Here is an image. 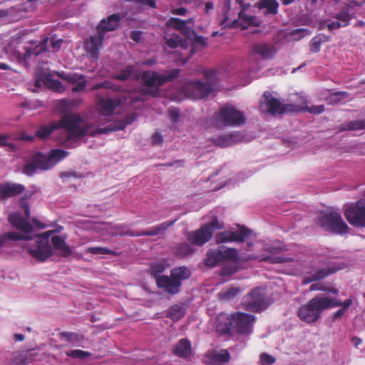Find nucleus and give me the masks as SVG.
Here are the masks:
<instances>
[{"instance_id":"nucleus-2","label":"nucleus","mask_w":365,"mask_h":365,"mask_svg":"<svg viewBox=\"0 0 365 365\" xmlns=\"http://www.w3.org/2000/svg\"><path fill=\"white\" fill-rule=\"evenodd\" d=\"M121 21L119 14H113L106 19H103L96 27V36H91L89 39L85 41V50L93 62L99 58L100 48L102 46L106 34L118 29Z\"/></svg>"},{"instance_id":"nucleus-5","label":"nucleus","mask_w":365,"mask_h":365,"mask_svg":"<svg viewBox=\"0 0 365 365\" xmlns=\"http://www.w3.org/2000/svg\"><path fill=\"white\" fill-rule=\"evenodd\" d=\"M58 129L64 128L71 136L81 138L89 134L91 125L77 113H66L57 122Z\"/></svg>"},{"instance_id":"nucleus-12","label":"nucleus","mask_w":365,"mask_h":365,"mask_svg":"<svg viewBox=\"0 0 365 365\" xmlns=\"http://www.w3.org/2000/svg\"><path fill=\"white\" fill-rule=\"evenodd\" d=\"M216 119L226 126H239L245 123L242 112L234 107H224L217 114Z\"/></svg>"},{"instance_id":"nucleus-10","label":"nucleus","mask_w":365,"mask_h":365,"mask_svg":"<svg viewBox=\"0 0 365 365\" xmlns=\"http://www.w3.org/2000/svg\"><path fill=\"white\" fill-rule=\"evenodd\" d=\"M245 310L260 312L267 307L265 289L257 287L246 294L242 302Z\"/></svg>"},{"instance_id":"nucleus-9","label":"nucleus","mask_w":365,"mask_h":365,"mask_svg":"<svg viewBox=\"0 0 365 365\" xmlns=\"http://www.w3.org/2000/svg\"><path fill=\"white\" fill-rule=\"evenodd\" d=\"M238 258V252L236 248L209 249L207 251L204 262L206 266L215 267L223 262L237 261Z\"/></svg>"},{"instance_id":"nucleus-56","label":"nucleus","mask_w":365,"mask_h":365,"mask_svg":"<svg viewBox=\"0 0 365 365\" xmlns=\"http://www.w3.org/2000/svg\"><path fill=\"white\" fill-rule=\"evenodd\" d=\"M304 110L310 113L320 114L324 111L325 107L324 105L313 106L311 107H307Z\"/></svg>"},{"instance_id":"nucleus-27","label":"nucleus","mask_w":365,"mask_h":365,"mask_svg":"<svg viewBox=\"0 0 365 365\" xmlns=\"http://www.w3.org/2000/svg\"><path fill=\"white\" fill-rule=\"evenodd\" d=\"M173 353L174 355L180 358H189L192 354L190 341L185 338L180 339L178 342L174 346L173 349Z\"/></svg>"},{"instance_id":"nucleus-14","label":"nucleus","mask_w":365,"mask_h":365,"mask_svg":"<svg viewBox=\"0 0 365 365\" xmlns=\"http://www.w3.org/2000/svg\"><path fill=\"white\" fill-rule=\"evenodd\" d=\"M255 321L254 315L242 312L232 314L234 330L240 334H250L252 332V324Z\"/></svg>"},{"instance_id":"nucleus-46","label":"nucleus","mask_w":365,"mask_h":365,"mask_svg":"<svg viewBox=\"0 0 365 365\" xmlns=\"http://www.w3.org/2000/svg\"><path fill=\"white\" fill-rule=\"evenodd\" d=\"M335 18L343 24L344 27L348 26L351 19L348 10H342L335 16Z\"/></svg>"},{"instance_id":"nucleus-53","label":"nucleus","mask_w":365,"mask_h":365,"mask_svg":"<svg viewBox=\"0 0 365 365\" xmlns=\"http://www.w3.org/2000/svg\"><path fill=\"white\" fill-rule=\"evenodd\" d=\"M73 138L74 137L70 135L63 141H62L61 145L68 148H76L78 145V142L76 140H73Z\"/></svg>"},{"instance_id":"nucleus-26","label":"nucleus","mask_w":365,"mask_h":365,"mask_svg":"<svg viewBox=\"0 0 365 365\" xmlns=\"http://www.w3.org/2000/svg\"><path fill=\"white\" fill-rule=\"evenodd\" d=\"M217 329L223 334H230L233 329L232 314H221L217 318Z\"/></svg>"},{"instance_id":"nucleus-31","label":"nucleus","mask_w":365,"mask_h":365,"mask_svg":"<svg viewBox=\"0 0 365 365\" xmlns=\"http://www.w3.org/2000/svg\"><path fill=\"white\" fill-rule=\"evenodd\" d=\"M33 159L35 161L38 169L46 170L53 167L52 162H51L48 155H42L41 153H38Z\"/></svg>"},{"instance_id":"nucleus-28","label":"nucleus","mask_w":365,"mask_h":365,"mask_svg":"<svg viewBox=\"0 0 365 365\" xmlns=\"http://www.w3.org/2000/svg\"><path fill=\"white\" fill-rule=\"evenodd\" d=\"M191 88L194 92V98L195 99H201L207 96L212 91V88L210 83H204L198 81L191 83Z\"/></svg>"},{"instance_id":"nucleus-18","label":"nucleus","mask_w":365,"mask_h":365,"mask_svg":"<svg viewBox=\"0 0 365 365\" xmlns=\"http://www.w3.org/2000/svg\"><path fill=\"white\" fill-rule=\"evenodd\" d=\"M344 267V264L333 263L330 264L327 268L317 269L314 273L311 274L303 279V284H307L324 279L327 277L336 272L337 271L342 269Z\"/></svg>"},{"instance_id":"nucleus-43","label":"nucleus","mask_w":365,"mask_h":365,"mask_svg":"<svg viewBox=\"0 0 365 365\" xmlns=\"http://www.w3.org/2000/svg\"><path fill=\"white\" fill-rule=\"evenodd\" d=\"M101 88H106V89H110L115 91H118L120 89V87L115 85L113 83H112L110 81H105L101 83H98L95 84L92 88L91 91H96Z\"/></svg>"},{"instance_id":"nucleus-52","label":"nucleus","mask_w":365,"mask_h":365,"mask_svg":"<svg viewBox=\"0 0 365 365\" xmlns=\"http://www.w3.org/2000/svg\"><path fill=\"white\" fill-rule=\"evenodd\" d=\"M112 131H114L113 127L112 125H110L104 128H97L95 131L92 133L89 131V134L88 135L94 136L96 134H107Z\"/></svg>"},{"instance_id":"nucleus-40","label":"nucleus","mask_w":365,"mask_h":365,"mask_svg":"<svg viewBox=\"0 0 365 365\" xmlns=\"http://www.w3.org/2000/svg\"><path fill=\"white\" fill-rule=\"evenodd\" d=\"M135 71L133 65H128L125 68L122 69L119 73L114 76V78L119 81H126L129 79Z\"/></svg>"},{"instance_id":"nucleus-41","label":"nucleus","mask_w":365,"mask_h":365,"mask_svg":"<svg viewBox=\"0 0 365 365\" xmlns=\"http://www.w3.org/2000/svg\"><path fill=\"white\" fill-rule=\"evenodd\" d=\"M86 252L92 255H110L113 256H116L118 255L115 250L101 247H91L87 249Z\"/></svg>"},{"instance_id":"nucleus-48","label":"nucleus","mask_w":365,"mask_h":365,"mask_svg":"<svg viewBox=\"0 0 365 365\" xmlns=\"http://www.w3.org/2000/svg\"><path fill=\"white\" fill-rule=\"evenodd\" d=\"M36 169H38V168L36 165L35 161L33 159L30 163H26L24 166L23 173L28 176H31L35 173Z\"/></svg>"},{"instance_id":"nucleus-15","label":"nucleus","mask_w":365,"mask_h":365,"mask_svg":"<svg viewBox=\"0 0 365 365\" xmlns=\"http://www.w3.org/2000/svg\"><path fill=\"white\" fill-rule=\"evenodd\" d=\"M178 220L175 219L174 220L163 222L160 224H158L155 226H153L150 229L144 231H132V230H120L118 233L120 235L123 236H130V237H141V236H156L159 235H163L165 232V231L171 226H173L175 222Z\"/></svg>"},{"instance_id":"nucleus-63","label":"nucleus","mask_w":365,"mask_h":365,"mask_svg":"<svg viewBox=\"0 0 365 365\" xmlns=\"http://www.w3.org/2000/svg\"><path fill=\"white\" fill-rule=\"evenodd\" d=\"M51 87L57 92H61L63 90L62 83L58 80H52L51 81Z\"/></svg>"},{"instance_id":"nucleus-11","label":"nucleus","mask_w":365,"mask_h":365,"mask_svg":"<svg viewBox=\"0 0 365 365\" xmlns=\"http://www.w3.org/2000/svg\"><path fill=\"white\" fill-rule=\"evenodd\" d=\"M344 215L350 225L356 227H365V200L349 204Z\"/></svg>"},{"instance_id":"nucleus-49","label":"nucleus","mask_w":365,"mask_h":365,"mask_svg":"<svg viewBox=\"0 0 365 365\" xmlns=\"http://www.w3.org/2000/svg\"><path fill=\"white\" fill-rule=\"evenodd\" d=\"M86 80L85 79L84 76L81 75V78L74 83L76 85L72 88V91L77 93L83 91L86 86Z\"/></svg>"},{"instance_id":"nucleus-33","label":"nucleus","mask_w":365,"mask_h":365,"mask_svg":"<svg viewBox=\"0 0 365 365\" xmlns=\"http://www.w3.org/2000/svg\"><path fill=\"white\" fill-rule=\"evenodd\" d=\"M69 153L63 149H52L48 155L53 166L68 155Z\"/></svg>"},{"instance_id":"nucleus-55","label":"nucleus","mask_w":365,"mask_h":365,"mask_svg":"<svg viewBox=\"0 0 365 365\" xmlns=\"http://www.w3.org/2000/svg\"><path fill=\"white\" fill-rule=\"evenodd\" d=\"M347 96V93L346 92H344V91H337V92H334L333 93L329 98H327V101H329V103H337L339 101H340V98H338L337 97L339 96Z\"/></svg>"},{"instance_id":"nucleus-50","label":"nucleus","mask_w":365,"mask_h":365,"mask_svg":"<svg viewBox=\"0 0 365 365\" xmlns=\"http://www.w3.org/2000/svg\"><path fill=\"white\" fill-rule=\"evenodd\" d=\"M322 40L320 38L314 37L310 42V51L312 53H318L321 49Z\"/></svg>"},{"instance_id":"nucleus-30","label":"nucleus","mask_w":365,"mask_h":365,"mask_svg":"<svg viewBox=\"0 0 365 365\" xmlns=\"http://www.w3.org/2000/svg\"><path fill=\"white\" fill-rule=\"evenodd\" d=\"M193 21L194 19L192 18L187 20H182L179 18L171 17L166 22V26L178 31H183L185 29L187 24H192Z\"/></svg>"},{"instance_id":"nucleus-58","label":"nucleus","mask_w":365,"mask_h":365,"mask_svg":"<svg viewBox=\"0 0 365 365\" xmlns=\"http://www.w3.org/2000/svg\"><path fill=\"white\" fill-rule=\"evenodd\" d=\"M325 24H326L327 29L329 31H332L334 29H339L341 27H344L343 24L340 21H330V22L325 21L322 25V26H323V27L325 26Z\"/></svg>"},{"instance_id":"nucleus-32","label":"nucleus","mask_w":365,"mask_h":365,"mask_svg":"<svg viewBox=\"0 0 365 365\" xmlns=\"http://www.w3.org/2000/svg\"><path fill=\"white\" fill-rule=\"evenodd\" d=\"M327 302L329 303V309L342 307L344 309H348L353 303V299L351 297L346 299L344 302H341L339 299L336 298L331 297L329 296H327Z\"/></svg>"},{"instance_id":"nucleus-22","label":"nucleus","mask_w":365,"mask_h":365,"mask_svg":"<svg viewBox=\"0 0 365 365\" xmlns=\"http://www.w3.org/2000/svg\"><path fill=\"white\" fill-rule=\"evenodd\" d=\"M212 235L211 232L205 225H202L200 229L190 233L187 240L193 245L201 246L208 242Z\"/></svg>"},{"instance_id":"nucleus-54","label":"nucleus","mask_w":365,"mask_h":365,"mask_svg":"<svg viewBox=\"0 0 365 365\" xmlns=\"http://www.w3.org/2000/svg\"><path fill=\"white\" fill-rule=\"evenodd\" d=\"M210 232L213 235L215 230L220 229L219 221L217 217H215L210 222L204 225Z\"/></svg>"},{"instance_id":"nucleus-51","label":"nucleus","mask_w":365,"mask_h":365,"mask_svg":"<svg viewBox=\"0 0 365 365\" xmlns=\"http://www.w3.org/2000/svg\"><path fill=\"white\" fill-rule=\"evenodd\" d=\"M260 360L262 365H272L275 362L276 359L267 353H262L260 355Z\"/></svg>"},{"instance_id":"nucleus-62","label":"nucleus","mask_w":365,"mask_h":365,"mask_svg":"<svg viewBox=\"0 0 365 365\" xmlns=\"http://www.w3.org/2000/svg\"><path fill=\"white\" fill-rule=\"evenodd\" d=\"M6 237L7 240H11L12 241H19L22 240V234L17 232H9L6 233Z\"/></svg>"},{"instance_id":"nucleus-35","label":"nucleus","mask_w":365,"mask_h":365,"mask_svg":"<svg viewBox=\"0 0 365 365\" xmlns=\"http://www.w3.org/2000/svg\"><path fill=\"white\" fill-rule=\"evenodd\" d=\"M59 337L61 340H64L72 344H76L81 342L83 337L75 332H61L59 334Z\"/></svg>"},{"instance_id":"nucleus-34","label":"nucleus","mask_w":365,"mask_h":365,"mask_svg":"<svg viewBox=\"0 0 365 365\" xmlns=\"http://www.w3.org/2000/svg\"><path fill=\"white\" fill-rule=\"evenodd\" d=\"M31 358V355H29L27 351H16L13 354L12 361L16 365H25L30 361Z\"/></svg>"},{"instance_id":"nucleus-37","label":"nucleus","mask_w":365,"mask_h":365,"mask_svg":"<svg viewBox=\"0 0 365 365\" xmlns=\"http://www.w3.org/2000/svg\"><path fill=\"white\" fill-rule=\"evenodd\" d=\"M185 314L184 308L175 305L172 307L168 312V317L174 322L180 320Z\"/></svg>"},{"instance_id":"nucleus-45","label":"nucleus","mask_w":365,"mask_h":365,"mask_svg":"<svg viewBox=\"0 0 365 365\" xmlns=\"http://www.w3.org/2000/svg\"><path fill=\"white\" fill-rule=\"evenodd\" d=\"M165 44L170 48H176L181 42L178 34H173L170 37H165Z\"/></svg>"},{"instance_id":"nucleus-29","label":"nucleus","mask_w":365,"mask_h":365,"mask_svg":"<svg viewBox=\"0 0 365 365\" xmlns=\"http://www.w3.org/2000/svg\"><path fill=\"white\" fill-rule=\"evenodd\" d=\"M57 129H58L57 123L53 122L48 125L40 126L36 130L35 136L41 140H45Z\"/></svg>"},{"instance_id":"nucleus-1","label":"nucleus","mask_w":365,"mask_h":365,"mask_svg":"<svg viewBox=\"0 0 365 365\" xmlns=\"http://www.w3.org/2000/svg\"><path fill=\"white\" fill-rule=\"evenodd\" d=\"M165 269V262H155L150 265L148 273L155 278L158 288L163 289L169 294H177L180 291L182 282L191 276V271L187 267L180 266L172 269L170 276L161 274Z\"/></svg>"},{"instance_id":"nucleus-59","label":"nucleus","mask_w":365,"mask_h":365,"mask_svg":"<svg viewBox=\"0 0 365 365\" xmlns=\"http://www.w3.org/2000/svg\"><path fill=\"white\" fill-rule=\"evenodd\" d=\"M168 115L170 120L175 123L180 116V110L176 108H170L168 110Z\"/></svg>"},{"instance_id":"nucleus-17","label":"nucleus","mask_w":365,"mask_h":365,"mask_svg":"<svg viewBox=\"0 0 365 365\" xmlns=\"http://www.w3.org/2000/svg\"><path fill=\"white\" fill-rule=\"evenodd\" d=\"M265 250L272 255L265 257L263 259L264 262H267L272 264H277L294 262L297 261V258L295 257L277 256V255L288 250L285 246H269L267 247Z\"/></svg>"},{"instance_id":"nucleus-36","label":"nucleus","mask_w":365,"mask_h":365,"mask_svg":"<svg viewBox=\"0 0 365 365\" xmlns=\"http://www.w3.org/2000/svg\"><path fill=\"white\" fill-rule=\"evenodd\" d=\"M259 7L266 9L268 14L274 15L277 14L279 4L276 0H262Z\"/></svg>"},{"instance_id":"nucleus-39","label":"nucleus","mask_w":365,"mask_h":365,"mask_svg":"<svg viewBox=\"0 0 365 365\" xmlns=\"http://www.w3.org/2000/svg\"><path fill=\"white\" fill-rule=\"evenodd\" d=\"M175 252L178 257H184L192 254L193 249L188 243H181L175 247Z\"/></svg>"},{"instance_id":"nucleus-8","label":"nucleus","mask_w":365,"mask_h":365,"mask_svg":"<svg viewBox=\"0 0 365 365\" xmlns=\"http://www.w3.org/2000/svg\"><path fill=\"white\" fill-rule=\"evenodd\" d=\"M259 108L264 113H269L274 115L277 112L282 114L287 112L299 110L295 109V106L292 104L282 105L281 101L273 97L272 93L265 91L263 93L262 98L259 102Z\"/></svg>"},{"instance_id":"nucleus-38","label":"nucleus","mask_w":365,"mask_h":365,"mask_svg":"<svg viewBox=\"0 0 365 365\" xmlns=\"http://www.w3.org/2000/svg\"><path fill=\"white\" fill-rule=\"evenodd\" d=\"M242 292L240 287H230L227 289L222 290L220 294V298L223 300H230L235 297Z\"/></svg>"},{"instance_id":"nucleus-57","label":"nucleus","mask_w":365,"mask_h":365,"mask_svg":"<svg viewBox=\"0 0 365 365\" xmlns=\"http://www.w3.org/2000/svg\"><path fill=\"white\" fill-rule=\"evenodd\" d=\"M21 208L24 210L25 217L29 219L30 217V207L29 202L25 197H22L19 200Z\"/></svg>"},{"instance_id":"nucleus-20","label":"nucleus","mask_w":365,"mask_h":365,"mask_svg":"<svg viewBox=\"0 0 365 365\" xmlns=\"http://www.w3.org/2000/svg\"><path fill=\"white\" fill-rule=\"evenodd\" d=\"M24 185L11 182H5L0 183V200L6 201L9 198L14 197L25 191Z\"/></svg>"},{"instance_id":"nucleus-19","label":"nucleus","mask_w":365,"mask_h":365,"mask_svg":"<svg viewBox=\"0 0 365 365\" xmlns=\"http://www.w3.org/2000/svg\"><path fill=\"white\" fill-rule=\"evenodd\" d=\"M120 103L119 98H104L103 96H98L96 101L99 113L104 116L112 115Z\"/></svg>"},{"instance_id":"nucleus-44","label":"nucleus","mask_w":365,"mask_h":365,"mask_svg":"<svg viewBox=\"0 0 365 365\" xmlns=\"http://www.w3.org/2000/svg\"><path fill=\"white\" fill-rule=\"evenodd\" d=\"M66 354L68 356L74 358V359H85L91 356V354L88 351H85L80 349L71 350L70 351H66Z\"/></svg>"},{"instance_id":"nucleus-6","label":"nucleus","mask_w":365,"mask_h":365,"mask_svg":"<svg viewBox=\"0 0 365 365\" xmlns=\"http://www.w3.org/2000/svg\"><path fill=\"white\" fill-rule=\"evenodd\" d=\"M317 222L322 227L334 234L344 235L349 230L341 215L335 211L322 212L317 217Z\"/></svg>"},{"instance_id":"nucleus-16","label":"nucleus","mask_w":365,"mask_h":365,"mask_svg":"<svg viewBox=\"0 0 365 365\" xmlns=\"http://www.w3.org/2000/svg\"><path fill=\"white\" fill-rule=\"evenodd\" d=\"M274 43L269 42H258L253 44L250 49V55L258 56L262 60H270L277 53Z\"/></svg>"},{"instance_id":"nucleus-60","label":"nucleus","mask_w":365,"mask_h":365,"mask_svg":"<svg viewBox=\"0 0 365 365\" xmlns=\"http://www.w3.org/2000/svg\"><path fill=\"white\" fill-rule=\"evenodd\" d=\"M237 272V268L235 266L229 265L225 266L221 270V275L230 276Z\"/></svg>"},{"instance_id":"nucleus-25","label":"nucleus","mask_w":365,"mask_h":365,"mask_svg":"<svg viewBox=\"0 0 365 365\" xmlns=\"http://www.w3.org/2000/svg\"><path fill=\"white\" fill-rule=\"evenodd\" d=\"M51 243L53 249L58 252V255L62 257H68L73 253L71 248L66 244L65 238L62 236L54 235L51 237Z\"/></svg>"},{"instance_id":"nucleus-21","label":"nucleus","mask_w":365,"mask_h":365,"mask_svg":"<svg viewBox=\"0 0 365 365\" xmlns=\"http://www.w3.org/2000/svg\"><path fill=\"white\" fill-rule=\"evenodd\" d=\"M210 140L214 145L225 148L240 143L242 140V135L240 133L234 132L227 135L211 138Z\"/></svg>"},{"instance_id":"nucleus-42","label":"nucleus","mask_w":365,"mask_h":365,"mask_svg":"<svg viewBox=\"0 0 365 365\" xmlns=\"http://www.w3.org/2000/svg\"><path fill=\"white\" fill-rule=\"evenodd\" d=\"M339 130L346 131V130H360V120H350L341 124L339 126Z\"/></svg>"},{"instance_id":"nucleus-23","label":"nucleus","mask_w":365,"mask_h":365,"mask_svg":"<svg viewBox=\"0 0 365 365\" xmlns=\"http://www.w3.org/2000/svg\"><path fill=\"white\" fill-rule=\"evenodd\" d=\"M48 42V38L46 37L34 48L25 47V53L24 54L19 53V61H26V59L30 58L32 55L38 56L44 52H47Z\"/></svg>"},{"instance_id":"nucleus-64","label":"nucleus","mask_w":365,"mask_h":365,"mask_svg":"<svg viewBox=\"0 0 365 365\" xmlns=\"http://www.w3.org/2000/svg\"><path fill=\"white\" fill-rule=\"evenodd\" d=\"M216 359L222 362H227L230 359V356L229 352L227 350H225L221 353H219L217 355Z\"/></svg>"},{"instance_id":"nucleus-7","label":"nucleus","mask_w":365,"mask_h":365,"mask_svg":"<svg viewBox=\"0 0 365 365\" xmlns=\"http://www.w3.org/2000/svg\"><path fill=\"white\" fill-rule=\"evenodd\" d=\"M50 232L38 235L34 245H27L28 253L38 262H45L53 256V251L49 243Z\"/></svg>"},{"instance_id":"nucleus-47","label":"nucleus","mask_w":365,"mask_h":365,"mask_svg":"<svg viewBox=\"0 0 365 365\" xmlns=\"http://www.w3.org/2000/svg\"><path fill=\"white\" fill-rule=\"evenodd\" d=\"M58 76H59V77L61 79L65 80L67 82L71 83H73V84L76 82H77L78 80H79V78H81V75H79V74H77V73H59Z\"/></svg>"},{"instance_id":"nucleus-24","label":"nucleus","mask_w":365,"mask_h":365,"mask_svg":"<svg viewBox=\"0 0 365 365\" xmlns=\"http://www.w3.org/2000/svg\"><path fill=\"white\" fill-rule=\"evenodd\" d=\"M8 220L14 227L25 233H31L34 230L33 226L19 213L9 215Z\"/></svg>"},{"instance_id":"nucleus-3","label":"nucleus","mask_w":365,"mask_h":365,"mask_svg":"<svg viewBox=\"0 0 365 365\" xmlns=\"http://www.w3.org/2000/svg\"><path fill=\"white\" fill-rule=\"evenodd\" d=\"M179 74L178 68L166 71L165 75H160L157 71H144L141 74V79L147 88L143 89V93L156 97L159 93L160 87L167 82L173 81Z\"/></svg>"},{"instance_id":"nucleus-61","label":"nucleus","mask_w":365,"mask_h":365,"mask_svg":"<svg viewBox=\"0 0 365 365\" xmlns=\"http://www.w3.org/2000/svg\"><path fill=\"white\" fill-rule=\"evenodd\" d=\"M9 135L6 134H0V147H9L14 148V145L11 143H8Z\"/></svg>"},{"instance_id":"nucleus-4","label":"nucleus","mask_w":365,"mask_h":365,"mask_svg":"<svg viewBox=\"0 0 365 365\" xmlns=\"http://www.w3.org/2000/svg\"><path fill=\"white\" fill-rule=\"evenodd\" d=\"M328 303L326 295L317 294L299 307L297 316L302 322L307 324L314 323L321 317L323 311L329 309Z\"/></svg>"},{"instance_id":"nucleus-13","label":"nucleus","mask_w":365,"mask_h":365,"mask_svg":"<svg viewBox=\"0 0 365 365\" xmlns=\"http://www.w3.org/2000/svg\"><path fill=\"white\" fill-rule=\"evenodd\" d=\"M238 227L239 230L237 231L225 230L218 232L215 235V242L217 244L232 242H244L251 235L252 230L244 225H238Z\"/></svg>"}]
</instances>
